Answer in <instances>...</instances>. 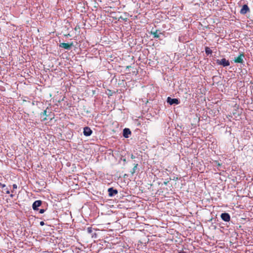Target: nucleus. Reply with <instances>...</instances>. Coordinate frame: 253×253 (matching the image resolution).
I'll return each mask as SVG.
<instances>
[{"label": "nucleus", "instance_id": "a211bd4d", "mask_svg": "<svg viewBox=\"0 0 253 253\" xmlns=\"http://www.w3.org/2000/svg\"><path fill=\"white\" fill-rule=\"evenodd\" d=\"M178 253H185V252H179Z\"/></svg>", "mask_w": 253, "mask_h": 253}, {"label": "nucleus", "instance_id": "f8f14e48", "mask_svg": "<svg viewBox=\"0 0 253 253\" xmlns=\"http://www.w3.org/2000/svg\"><path fill=\"white\" fill-rule=\"evenodd\" d=\"M152 34L154 36V38H158L159 35L157 34V32H152Z\"/></svg>", "mask_w": 253, "mask_h": 253}, {"label": "nucleus", "instance_id": "ddd939ff", "mask_svg": "<svg viewBox=\"0 0 253 253\" xmlns=\"http://www.w3.org/2000/svg\"><path fill=\"white\" fill-rule=\"evenodd\" d=\"M45 211V210L44 209H41L40 210V213H43Z\"/></svg>", "mask_w": 253, "mask_h": 253}, {"label": "nucleus", "instance_id": "1a4fd4ad", "mask_svg": "<svg viewBox=\"0 0 253 253\" xmlns=\"http://www.w3.org/2000/svg\"><path fill=\"white\" fill-rule=\"evenodd\" d=\"M73 45V43H71V44H69L68 43H61L60 44V46L62 47V48H64L66 49H70L71 47V46H72Z\"/></svg>", "mask_w": 253, "mask_h": 253}, {"label": "nucleus", "instance_id": "f03ea898", "mask_svg": "<svg viewBox=\"0 0 253 253\" xmlns=\"http://www.w3.org/2000/svg\"><path fill=\"white\" fill-rule=\"evenodd\" d=\"M167 102L170 105H172L173 104H178L180 103L179 100L176 98H171L170 97H168Z\"/></svg>", "mask_w": 253, "mask_h": 253}, {"label": "nucleus", "instance_id": "7ed1b4c3", "mask_svg": "<svg viewBox=\"0 0 253 253\" xmlns=\"http://www.w3.org/2000/svg\"><path fill=\"white\" fill-rule=\"evenodd\" d=\"M42 205V201L41 200H37L34 202L33 204L32 207L34 211L38 210V207Z\"/></svg>", "mask_w": 253, "mask_h": 253}, {"label": "nucleus", "instance_id": "f3484780", "mask_svg": "<svg viewBox=\"0 0 253 253\" xmlns=\"http://www.w3.org/2000/svg\"><path fill=\"white\" fill-rule=\"evenodd\" d=\"M88 231L89 232H91V229H90L89 228H88Z\"/></svg>", "mask_w": 253, "mask_h": 253}, {"label": "nucleus", "instance_id": "f257e3e1", "mask_svg": "<svg viewBox=\"0 0 253 253\" xmlns=\"http://www.w3.org/2000/svg\"><path fill=\"white\" fill-rule=\"evenodd\" d=\"M216 63L219 65H222L223 67L228 66L230 65V62L228 60L225 58H222L220 60H216Z\"/></svg>", "mask_w": 253, "mask_h": 253}, {"label": "nucleus", "instance_id": "6e6552de", "mask_svg": "<svg viewBox=\"0 0 253 253\" xmlns=\"http://www.w3.org/2000/svg\"><path fill=\"white\" fill-rule=\"evenodd\" d=\"M131 134V131L129 128H125L123 130V136L125 138H128Z\"/></svg>", "mask_w": 253, "mask_h": 253}, {"label": "nucleus", "instance_id": "0eeeda50", "mask_svg": "<svg viewBox=\"0 0 253 253\" xmlns=\"http://www.w3.org/2000/svg\"><path fill=\"white\" fill-rule=\"evenodd\" d=\"M92 133V130L88 127H85L84 129V134L85 136H90Z\"/></svg>", "mask_w": 253, "mask_h": 253}, {"label": "nucleus", "instance_id": "dca6fc26", "mask_svg": "<svg viewBox=\"0 0 253 253\" xmlns=\"http://www.w3.org/2000/svg\"><path fill=\"white\" fill-rule=\"evenodd\" d=\"M40 225H44V222L43 221H41L40 222Z\"/></svg>", "mask_w": 253, "mask_h": 253}, {"label": "nucleus", "instance_id": "2eb2a0df", "mask_svg": "<svg viewBox=\"0 0 253 253\" xmlns=\"http://www.w3.org/2000/svg\"><path fill=\"white\" fill-rule=\"evenodd\" d=\"M0 186H1L2 188L5 187V184H1V183H0Z\"/></svg>", "mask_w": 253, "mask_h": 253}, {"label": "nucleus", "instance_id": "4468645a", "mask_svg": "<svg viewBox=\"0 0 253 253\" xmlns=\"http://www.w3.org/2000/svg\"><path fill=\"white\" fill-rule=\"evenodd\" d=\"M13 189H16L17 188V185L15 184H14L13 185Z\"/></svg>", "mask_w": 253, "mask_h": 253}, {"label": "nucleus", "instance_id": "9d476101", "mask_svg": "<svg viewBox=\"0 0 253 253\" xmlns=\"http://www.w3.org/2000/svg\"><path fill=\"white\" fill-rule=\"evenodd\" d=\"M108 192L110 196H113L118 193L117 190L113 189V188H109Z\"/></svg>", "mask_w": 253, "mask_h": 253}, {"label": "nucleus", "instance_id": "39448f33", "mask_svg": "<svg viewBox=\"0 0 253 253\" xmlns=\"http://www.w3.org/2000/svg\"><path fill=\"white\" fill-rule=\"evenodd\" d=\"M244 57V55L243 54H241L238 57H235L234 58V62L235 63H243V58Z\"/></svg>", "mask_w": 253, "mask_h": 253}, {"label": "nucleus", "instance_id": "20e7f679", "mask_svg": "<svg viewBox=\"0 0 253 253\" xmlns=\"http://www.w3.org/2000/svg\"><path fill=\"white\" fill-rule=\"evenodd\" d=\"M221 219L226 222H228L230 220V216L228 213H223L221 214Z\"/></svg>", "mask_w": 253, "mask_h": 253}, {"label": "nucleus", "instance_id": "423d86ee", "mask_svg": "<svg viewBox=\"0 0 253 253\" xmlns=\"http://www.w3.org/2000/svg\"><path fill=\"white\" fill-rule=\"evenodd\" d=\"M250 11V9L247 4H245L243 6L242 8L240 10V13L242 14H245Z\"/></svg>", "mask_w": 253, "mask_h": 253}, {"label": "nucleus", "instance_id": "9b49d317", "mask_svg": "<svg viewBox=\"0 0 253 253\" xmlns=\"http://www.w3.org/2000/svg\"><path fill=\"white\" fill-rule=\"evenodd\" d=\"M205 51H206V54H210L212 53L211 50L209 47H207L206 48Z\"/></svg>", "mask_w": 253, "mask_h": 253}]
</instances>
